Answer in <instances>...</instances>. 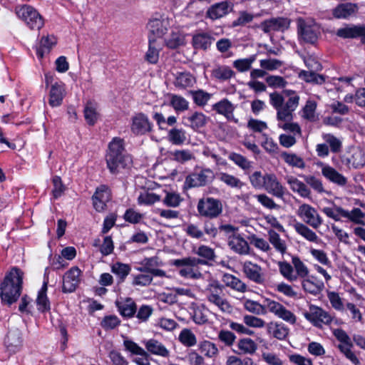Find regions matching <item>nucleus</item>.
<instances>
[{"mask_svg": "<svg viewBox=\"0 0 365 365\" xmlns=\"http://www.w3.org/2000/svg\"><path fill=\"white\" fill-rule=\"evenodd\" d=\"M269 103L277 110V119L285 122L283 124L279 123L278 126L294 134H300L301 128L299 124L291 123L294 119V111L299 103V96L296 91L284 89L282 94L278 92L271 93Z\"/></svg>", "mask_w": 365, "mask_h": 365, "instance_id": "nucleus-1", "label": "nucleus"}, {"mask_svg": "<svg viewBox=\"0 0 365 365\" xmlns=\"http://www.w3.org/2000/svg\"><path fill=\"white\" fill-rule=\"evenodd\" d=\"M24 272L17 267L6 272L0 283V298L4 305L11 306L16 302L23 288Z\"/></svg>", "mask_w": 365, "mask_h": 365, "instance_id": "nucleus-2", "label": "nucleus"}, {"mask_svg": "<svg viewBox=\"0 0 365 365\" xmlns=\"http://www.w3.org/2000/svg\"><path fill=\"white\" fill-rule=\"evenodd\" d=\"M107 167L113 174L119 173L120 169L128 167L131 163V157L126 153L124 140L120 138H114L108 145V151L106 156Z\"/></svg>", "mask_w": 365, "mask_h": 365, "instance_id": "nucleus-3", "label": "nucleus"}, {"mask_svg": "<svg viewBox=\"0 0 365 365\" xmlns=\"http://www.w3.org/2000/svg\"><path fill=\"white\" fill-rule=\"evenodd\" d=\"M171 264L176 267H182L179 270L180 276L185 278L197 279L201 278L202 274L199 271H195L192 267H197L199 264H207V262L194 257H188L174 259L172 261Z\"/></svg>", "mask_w": 365, "mask_h": 365, "instance_id": "nucleus-4", "label": "nucleus"}, {"mask_svg": "<svg viewBox=\"0 0 365 365\" xmlns=\"http://www.w3.org/2000/svg\"><path fill=\"white\" fill-rule=\"evenodd\" d=\"M225 286L217 280L212 281L207 287V299L223 312H230L232 307L223 296Z\"/></svg>", "mask_w": 365, "mask_h": 365, "instance_id": "nucleus-5", "label": "nucleus"}, {"mask_svg": "<svg viewBox=\"0 0 365 365\" xmlns=\"http://www.w3.org/2000/svg\"><path fill=\"white\" fill-rule=\"evenodd\" d=\"M297 33L300 41L310 44H314L320 36L319 29L313 20L302 18L297 21Z\"/></svg>", "mask_w": 365, "mask_h": 365, "instance_id": "nucleus-6", "label": "nucleus"}, {"mask_svg": "<svg viewBox=\"0 0 365 365\" xmlns=\"http://www.w3.org/2000/svg\"><path fill=\"white\" fill-rule=\"evenodd\" d=\"M16 13L19 18L24 21L27 26L32 30H39L44 24L42 16L31 6L24 5L17 7Z\"/></svg>", "mask_w": 365, "mask_h": 365, "instance_id": "nucleus-7", "label": "nucleus"}, {"mask_svg": "<svg viewBox=\"0 0 365 365\" xmlns=\"http://www.w3.org/2000/svg\"><path fill=\"white\" fill-rule=\"evenodd\" d=\"M197 210L200 216L213 219L222 213V205L220 200L208 197L199 200Z\"/></svg>", "mask_w": 365, "mask_h": 365, "instance_id": "nucleus-8", "label": "nucleus"}, {"mask_svg": "<svg viewBox=\"0 0 365 365\" xmlns=\"http://www.w3.org/2000/svg\"><path fill=\"white\" fill-rule=\"evenodd\" d=\"M214 179V173L210 169H202L188 175L185 181L187 188L205 186Z\"/></svg>", "mask_w": 365, "mask_h": 365, "instance_id": "nucleus-9", "label": "nucleus"}, {"mask_svg": "<svg viewBox=\"0 0 365 365\" xmlns=\"http://www.w3.org/2000/svg\"><path fill=\"white\" fill-rule=\"evenodd\" d=\"M297 215L305 223L314 229L319 228L323 223V220L317 210L308 204L300 205L297 211Z\"/></svg>", "mask_w": 365, "mask_h": 365, "instance_id": "nucleus-10", "label": "nucleus"}, {"mask_svg": "<svg viewBox=\"0 0 365 365\" xmlns=\"http://www.w3.org/2000/svg\"><path fill=\"white\" fill-rule=\"evenodd\" d=\"M290 19L284 17L271 18L263 21L257 28L261 29L264 33L269 34L272 31H284L289 28Z\"/></svg>", "mask_w": 365, "mask_h": 365, "instance_id": "nucleus-11", "label": "nucleus"}, {"mask_svg": "<svg viewBox=\"0 0 365 365\" xmlns=\"http://www.w3.org/2000/svg\"><path fill=\"white\" fill-rule=\"evenodd\" d=\"M130 129L135 135H145L153 130V123L145 114L138 113L132 118Z\"/></svg>", "mask_w": 365, "mask_h": 365, "instance_id": "nucleus-12", "label": "nucleus"}, {"mask_svg": "<svg viewBox=\"0 0 365 365\" xmlns=\"http://www.w3.org/2000/svg\"><path fill=\"white\" fill-rule=\"evenodd\" d=\"M169 26L168 18L162 15H157L156 17L152 18L148 24V29L151 34L149 36H154L155 39L161 38L167 33Z\"/></svg>", "mask_w": 365, "mask_h": 365, "instance_id": "nucleus-13", "label": "nucleus"}, {"mask_svg": "<svg viewBox=\"0 0 365 365\" xmlns=\"http://www.w3.org/2000/svg\"><path fill=\"white\" fill-rule=\"evenodd\" d=\"M305 318L316 327H321L322 324H329L332 318L330 314L322 308L311 305L309 312L304 314Z\"/></svg>", "mask_w": 365, "mask_h": 365, "instance_id": "nucleus-14", "label": "nucleus"}, {"mask_svg": "<svg viewBox=\"0 0 365 365\" xmlns=\"http://www.w3.org/2000/svg\"><path fill=\"white\" fill-rule=\"evenodd\" d=\"M140 264L141 267H138V270L141 272L150 273L153 276L160 277H165L166 275L164 270L158 268L162 265V262L157 256L146 257L143 259Z\"/></svg>", "mask_w": 365, "mask_h": 365, "instance_id": "nucleus-15", "label": "nucleus"}, {"mask_svg": "<svg viewBox=\"0 0 365 365\" xmlns=\"http://www.w3.org/2000/svg\"><path fill=\"white\" fill-rule=\"evenodd\" d=\"M81 271L78 267H73L68 270L63 278L62 292L64 293L73 292L79 282Z\"/></svg>", "mask_w": 365, "mask_h": 365, "instance_id": "nucleus-16", "label": "nucleus"}, {"mask_svg": "<svg viewBox=\"0 0 365 365\" xmlns=\"http://www.w3.org/2000/svg\"><path fill=\"white\" fill-rule=\"evenodd\" d=\"M359 9V5L356 3H341L331 10V14L336 19H349L356 16Z\"/></svg>", "mask_w": 365, "mask_h": 365, "instance_id": "nucleus-17", "label": "nucleus"}, {"mask_svg": "<svg viewBox=\"0 0 365 365\" xmlns=\"http://www.w3.org/2000/svg\"><path fill=\"white\" fill-rule=\"evenodd\" d=\"M23 338L20 329L11 325L9 328V331L4 339V344L8 351L15 353L20 349L22 346Z\"/></svg>", "mask_w": 365, "mask_h": 365, "instance_id": "nucleus-18", "label": "nucleus"}, {"mask_svg": "<svg viewBox=\"0 0 365 365\" xmlns=\"http://www.w3.org/2000/svg\"><path fill=\"white\" fill-rule=\"evenodd\" d=\"M268 193L282 199L285 194V187L279 182L274 174H266V180L263 187Z\"/></svg>", "mask_w": 365, "mask_h": 365, "instance_id": "nucleus-19", "label": "nucleus"}, {"mask_svg": "<svg viewBox=\"0 0 365 365\" xmlns=\"http://www.w3.org/2000/svg\"><path fill=\"white\" fill-rule=\"evenodd\" d=\"M365 31V25H354L345 24L344 27L339 28L336 35L341 38H356L359 37L364 38Z\"/></svg>", "mask_w": 365, "mask_h": 365, "instance_id": "nucleus-20", "label": "nucleus"}, {"mask_svg": "<svg viewBox=\"0 0 365 365\" xmlns=\"http://www.w3.org/2000/svg\"><path fill=\"white\" fill-rule=\"evenodd\" d=\"M233 9V4L227 1L212 5L206 12V17L212 20L220 19L227 15Z\"/></svg>", "mask_w": 365, "mask_h": 365, "instance_id": "nucleus-21", "label": "nucleus"}, {"mask_svg": "<svg viewBox=\"0 0 365 365\" xmlns=\"http://www.w3.org/2000/svg\"><path fill=\"white\" fill-rule=\"evenodd\" d=\"M242 271L245 276L257 284H264L265 279L260 266L250 261L243 264Z\"/></svg>", "mask_w": 365, "mask_h": 365, "instance_id": "nucleus-22", "label": "nucleus"}, {"mask_svg": "<svg viewBox=\"0 0 365 365\" xmlns=\"http://www.w3.org/2000/svg\"><path fill=\"white\" fill-rule=\"evenodd\" d=\"M228 246L235 253L245 255L250 253L248 242L240 235L233 234L228 237Z\"/></svg>", "mask_w": 365, "mask_h": 365, "instance_id": "nucleus-23", "label": "nucleus"}, {"mask_svg": "<svg viewBox=\"0 0 365 365\" xmlns=\"http://www.w3.org/2000/svg\"><path fill=\"white\" fill-rule=\"evenodd\" d=\"M318 165L322 167V175L331 182L339 185H344L346 183V178L332 167L326 165L323 163H319Z\"/></svg>", "mask_w": 365, "mask_h": 365, "instance_id": "nucleus-24", "label": "nucleus"}, {"mask_svg": "<svg viewBox=\"0 0 365 365\" xmlns=\"http://www.w3.org/2000/svg\"><path fill=\"white\" fill-rule=\"evenodd\" d=\"M115 304L123 317L130 318L136 313L137 306L131 298H127L124 302L116 301Z\"/></svg>", "mask_w": 365, "mask_h": 365, "instance_id": "nucleus-25", "label": "nucleus"}, {"mask_svg": "<svg viewBox=\"0 0 365 365\" xmlns=\"http://www.w3.org/2000/svg\"><path fill=\"white\" fill-rule=\"evenodd\" d=\"M222 281L225 284L224 286L230 287L237 292L244 293L247 289V287L245 283L231 274H224L222 277Z\"/></svg>", "mask_w": 365, "mask_h": 365, "instance_id": "nucleus-26", "label": "nucleus"}, {"mask_svg": "<svg viewBox=\"0 0 365 365\" xmlns=\"http://www.w3.org/2000/svg\"><path fill=\"white\" fill-rule=\"evenodd\" d=\"M184 124L197 130L205 126L207 123L206 116L201 112H195L189 116L183 118Z\"/></svg>", "mask_w": 365, "mask_h": 365, "instance_id": "nucleus-27", "label": "nucleus"}, {"mask_svg": "<svg viewBox=\"0 0 365 365\" xmlns=\"http://www.w3.org/2000/svg\"><path fill=\"white\" fill-rule=\"evenodd\" d=\"M145 348L152 354L158 355L163 357L169 356V351L165 346L156 339H150L144 342Z\"/></svg>", "mask_w": 365, "mask_h": 365, "instance_id": "nucleus-28", "label": "nucleus"}, {"mask_svg": "<svg viewBox=\"0 0 365 365\" xmlns=\"http://www.w3.org/2000/svg\"><path fill=\"white\" fill-rule=\"evenodd\" d=\"M63 87L58 83H55L51 86L49 95L48 103L52 107L58 106L62 103L63 98Z\"/></svg>", "mask_w": 365, "mask_h": 365, "instance_id": "nucleus-29", "label": "nucleus"}, {"mask_svg": "<svg viewBox=\"0 0 365 365\" xmlns=\"http://www.w3.org/2000/svg\"><path fill=\"white\" fill-rule=\"evenodd\" d=\"M237 347L239 350L236 351L237 354H253L257 349V344L250 338L240 339Z\"/></svg>", "mask_w": 365, "mask_h": 365, "instance_id": "nucleus-30", "label": "nucleus"}, {"mask_svg": "<svg viewBox=\"0 0 365 365\" xmlns=\"http://www.w3.org/2000/svg\"><path fill=\"white\" fill-rule=\"evenodd\" d=\"M195 83V77L189 72H182L177 74L174 85L178 88L192 87Z\"/></svg>", "mask_w": 365, "mask_h": 365, "instance_id": "nucleus-31", "label": "nucleus"}, {"mask_svg": "<svg viewBox=\"0 0 365 365\" xmlns=\"http://www.w3.org/2000/svg\"><path fill=\"white\" fill-rule=\"evenodd\" d=\"M57 41L54 36H43L40 41V45L36 48V54L43 58L45 53H49L51 48L56 45Z\"/></svg>", "mask_w": 365, "mask_h": 365, "instance_id": "nucleus-32", "label": "nucleus"}, {"mask_svg": "<svg viewBox=\"0 0 365 365\" xmlns=\"http://www.w3.org/2000/svg\"><path fill=\"white\" fill-rule=\"evenodd\" d=\"M267 331L274 338L284 340L289 334V329L283 324L271 322L267 325Z\"/></svg>", "mask_w": 365, "mask_h": 365, "instance_id": "nucleus-33", "label": "nucleus"}, {"mask_svg": "<svg viewBox=\"0 0 365 365\" xmlns=\"http://www.w3.org/2000/svg\"><path fill=\"white\" fill-rule=\"evenodd\" d=\"M212 109L217 113L227 117V118L232 115L235 110L234 105L227 98H224L212 106Z\"/></svg>", "mask_w": 365, "mask_h": 365, "instance_id": "nucleus-34", "label": "nucleus"}, {"mask_svg": "<svg viewBox=\"0 0 365 365\" xmlns=\"http://www.w3.org/2000/svg\"><path fill=\"white\" fill-rule=\"evenodd\" d=\"M295 231L309 242H317L318 237L316 233L302 222L293 225Z\"/></svg>", "mask_w": 365, "mask_h": 365, "instance_id": "nucleus-35", "label": "nucleus"}, {"mask_svg": "<svg viewBox=\"0 0 365 365\" xmlns=\"http://www.w3.org/2000/svg\"><path fill=\"white\" fill-rule=\"evenodd\" d=\"M303 289L313 295L319 294L324 289V283L322 281H312L310 279H304L302 283Z\"/></svg>", "mask_w": 365, "mask_h": 365, "instance_id": "nucleus-36", "label": "nucleus"}, {"mask_svg": "<svg viewBox=\"0 0 365 365\" xmlns=\"http://www.w3.org/2000/svg\"><path fill=\"white\" fill-rule=\"evenodd\" d=\"M170 105L178 112H184L189 108L188 101L181 96L170 94Z\"/></svg>", "mask_w": 365, "mask_h": 365, "instance_id": "nucleus-37", "label": "nucleus"}, {"mask_svg": "<svg viewBox=\"0 0 365 365\" xmlns=\"http://www.w3.org/2000/svg\"><path fill=\"white\" fill-rule=\"evenodd\" d=\"M168 138L173 145H180L185 142L186 133L182 128H173L169 130Z\"/></svg>", "mask_w": 365, "mask_h": 365, "instance_id": "nucleus-38", "label": "nucleus"}, {"mask_svg": "<svg viewBox=\"0 0 365 365\" xmlns=\"http://www.w3.org/2000/svg\"><path fill=\"white\" fill-rule=\"evenodd\" d=\"M336 211L341 217L348 218L352 222L358 224L362 223V221L359 220V219L364 217V213L359 208H354L349 212L341 207H336Z\"/></svg>", "mask_w": 365, "mask_h": 365, "instance_id": "nucleus-39", "label": "nucleus"}, {"mask_svg": "<svg viewBox=\"0 0 365 365\" xmlns=\"http://www.w3.org/2000/svg\"><path fill=\"white\" fill-rule=\"evenodd\" d=\"M218 179L232 188L241 189L245 185L239 178L227 173H219Z\"/></svg>", "mask_w": 365, "mask_h": 365, "instance_id": "nucleus-40", "label": "nucleus"}, {"mask_svg": "<svg viewBox=\"0 0 365 365\" xmlns=\"http://www.w3.org/2000/svg\"><path fill=\"white\" fill-rule=\"evenodd\" d=\"M156 39L154 36H148V50L145 53V58L150 63H156L159 58V51L155 48Z\"/></svg>", "mask_w": 365, "mask_h": 365, "instance_id": "nucleus-41", "label": "nucleus"}, {"mask_svg": "<svg viewBox=\"0 0 365 365\" xmlns=\"http://www.w3.org/2000/svg\"><path fill=\"white\" fill-rule=\"evenodd\" d=\"M211 43L212 38L206 34H198L192 38V44L195 48L206 50Z\"/></svg>", "mask_w": 365, "mask_h": 365, "instance_id": "nucleus-42", "label": "nucleus"}, {"mask_svg": "<svg viewBox=\"0 0 365 365\" xmlns=\"http://www.w3.org/2000/svg\"><path fill=\"white\" fill-rule=\"evenodd\" d=\"M84 118L87 123L90 125H93L96 123L98 113L94 103L91 101L87 102L84 108Z\"/></svg>", "mask_w": 365, "mask_h": 365, "instance_id": "nucleus-43", "label": "nucleus"}, {"mask_svg": "<svg viewBox=\"0 0 365 365\" xmlns=\"http://www.w3.org/2000/svg\"><path fill=\"white\" fill-rule=\"evenodd\" d=\"M281 157L286 163L292 167L299 168H305V163L304 160L302 158L297 156L296 154L283 152L281 153Z\"/></svg>", "mask_w": 365, "mask_h": 365, "instance_id": "nucleus-44", "label": "nucleus"}, {"mask_svg": "<svg viewBox=\"0 0 365 365\" xmlns=\"http://www.w3.org/2000/svg\"><path fill=\"white\" fill-rule=\"evenodd\" d=\"M234 74L235 72L227 66H219L212 70V76L220 81H227Z\"/></svg>", "mask_w": 365, "mask_h": 365, "instance_id": "nucleus-45", "label": "nucleus"}, {"mask_svg": "<svg viewBox=\"0 0 365 365\" xmlns=\"http://www.w3.org/2000/svg\"><path fill=\"white\" fill-rule=\"evenodd\" d=\"M268 236L270 243L274 248L282 254H284L287 250V246L284 241L281 240L279 234L274 230H270L268 231Z\"/></svg>", "mask_w": 365, "mask_h": 365, "instance_id": "nucleus-46", "label": "nucleus"}, {"mask_svg": "<svg viewBox=\"0 0 365 365\" xmlns=\"http://www.w3.org/2000/svg\"><path fill=\"white\" fill-rule=\"evenodd\" d=\"M179 341L185 346L191 347L197 344L194 333L189 329H183L179 334Z\"/></svg>", "mask_w": 365, "mask_h": 365, "instance_id": "nucleus-47", "label": "nucleus"}, {"mask_svg": "<svg viewBox=\"0 0 365 365\" xmlns=\"http://www.w3.org/2000/svg\"><path fill=\"white\" fill-rule=\"evenodd\" d=\"M347 164L349 167L358 169L365 165V154L362 150H356L350 158L347 160Z\"/></svg>", "mask_w": 365, "mask_h": 365, "instance_id": "nucleus-48", "label": "nucleus"}, {"mask_svg": "<svg viewBox=\"0 0 365 365\" xmlns=\"http://www.w3.org/2000/svg\"><path fill=\"white\" fill-rule=\"evenodd\" d=\"M130 267L128 264L121 262H116L113 264L111 271L120 278V282H123L130 272Z\"/></svg>", "mask_w": 365, "mask_h": 365, "instance_id": "nucleus-49", "label": "nucleus"}, {"mask_svg": "<svg viewBox=\"0 0 365 365\" xmlns=\"http://www.w3.org/2000/svg\"><path fill=\"white\" fill-rule=\"evenodd\" d=\"M190 93L192 95L195 103L199 106L206 105L211 98V94L203 90L190 91Z\"/></svg>", "mask_w": 365, "mask_h": 365, "instance_id": "nucleus-50", "label": "nucleus"}, {"mask_svg": "<svg viewBox=\"0 0 365 365\" xmlns=\"http://www.w3.org/2000/svg\"><path fill=\"white\" fill-rule=\"evenodd\" d=\"M244 307L247 311L257 315L264 314L267 313L264 304H260L257 302L251 299H247L245 302Z\"/></svg>", "mask_w": 365, "mask_h": 365, "instance_id": "nucleus-51", "label": "nucleus"}, {"mask_svg": "<svg viewBox=\"0 0 365 365\" xmlns=\"http://www.w3.org/2000/svg\"><path fill=\"white\" fill-rule=\"evenodd\" d=\"M195 254L201 257L202 260L214 262L216 258L215 250L206 245H200L195 251Z\"/></svg>", "mask_w": 365, "mask_h": 365, "instance_id": "nucleus-52", "label": "nucleus"}, {"mask_svg": "<svg viewBox=\"0 0 365 365\" xmlns=\"http://www.w3.org/2000/svg\"><path fill=\"white\" fill-rule=\"evenodd\" d=\"M281 274L287 279L292 282L297 279V275L293 274V267L287 262H279L278 263Z\"/></svg>", "mask_w": 365, "mask_h": 365, "instance_id": "nucleus-53", "label": "nucleus"}, {"mask_svg": "<svg viewBox=\"0 0 365 365\" xmlns=\"http://www.w3.org/2000/svg\"><path fill=\"white\" fill-rule=\"evenodd\" d=\"M123 345L125 350L130 352L134 355L145 356L148 355V352L145 351L143 348L138 346L135 342L130 339H125L123 341Z\"/></svg>", "mask_w": 365, "mask_h": 365, "instance_id": "nucleus-54", "label": "nucleus"}, {"mask_svg": "<svg viewBox=\"0 0 365 365\" xmlns=\"http://www.w3.org/2000/svg\"><path fill=\"white\" fill-rule=\"evenodd\" d=\"M256 60V56L252 55L247 58L237 59L234 61V67L240 72H245L250 69L252 63Z\"/></svg>", "mask_w": 365, "mask_h": 365, "instance_id": "nucleus-55", "label": "nucleus"}, {"mask_svg": "<svg viewBox=\"0 0 365 365\" xmlns=\"http://www.w3.org/2000/svg\"><path fill=\"white\" fill-rule=\"evenodd\" d=\"M229 159L244 170H249L252 167L251 162L240 154L232 153L229 155Z\"/></svg>", "mask_w": 365, "mask_h": 365, "instance_id": "nucleus-56", "label": "nucleus"}, {"mask_svg": "<svg viewBox=\"0 0 365 365\" xmlns=\"http://www.w3.org/2000/svg\"><path fill=\"white\" fill-rule=\"evenodd\" d=\"M160 200V197L153 192H145L140 193L138 197V202L140 205H151Z\"/></svg>", "mask_w": 365, "mask_h": 365, "instance_id": "nucleus-57", "label": "nucleus"}, {"mask_svg": "<svg viewBox=\"0 0 365 365\" xmlns=\"http://www.w3.org/2000/svg\"><path fill=\"white\" fill-rule=\"evenodd\" d=\"M317 108V103L314 101L308 100L306 105L303 108V117L309 120L314 121L315 120L314 113Z\"/></svg>", "mask_w": 365, "mask_h": 365, "instance_id": "nucleus-58", "label": "nucleus"}, {"mask_svg": "<svg viewBox=\"0 0 365 365\" xmlns=\"http://www.w3.org/2000/svg\"><path fill=\"white\" fill-rule=\"evenodd\" d=\"M200 350L208 357H212L218 353V349L216 345L209 341H202L200 344Z\"/></svg>", "mask_w": 365, "mask_h": 365, "instance_id": "nucleus-59", "label": "nucleus"}, {"mask_svg": "<svg viewBox=\"0 0 365 365\" xmlns=\"http://www.w3.org/2000/svg\"><path fill=\"white\" fill-rule=\"evenodd\" d=\"M120 324V320L115 315L106 316L101 322V326L105 330L113 329Z\"/></svg>", "mask_w": 365, "mask_h": 365, "instance_id": "nucleus-60", "label": "nucleus"}, {"mask_svg": "<svg viewBox=\"0 0 365 365\" xmlns=\"http://www.w3.org/2000/svg\"><path fill=\"white\" fill-rule=\"evenodd\" d=\"M250 182L256 189L263 188L266 180V174L262 175L260 171H255L249 177Z\"/></svg>", "mask_w": 365, "mask_h": 365, "instance_id": "nucleus-61", "label": "nucleus"}, {"mask_svg": "<svg viewBox=\"0 0 365 365\" xmlns=\"http://www.w3.org/2000/svg\"><path fill=\"white\" fill-rule=\"evenodd\" d=\"M254 197L263 207L267 209L274 210L279 208V206L277 205L274 201L266 194L255 195Z\"/></svg>", "mask_w": 365, "mask_h": 365, "instance_id": "nucleus-62", "label": "nucleus"}, {"mask_svg": "<svg viewBox=\"0 0 365 365\" xmlns=\"http://www.w3.org/2000/svg\"><path fill=\"white\" fill-rule=\"evenodd\" d=\"M182 201V198L179 194L175 192H167L163 203L168 207H177Z\"/></svg>", "mask_w": 365, "mask_h": 365, "instance_id": "nucleus-63", "label": "nucleus"}, {"mask_svg": "<svg viewBox=\"0 0 365 365\" xmlns=\"http://www.w3.org/2000/svg\"><path fill=\"white\" fill-rule=\"evenodd\" d=\"M219 340L226 346H230L235 342V335L230 331L221 330L218 334Z\"/></svg>", "mask_w": 365, "mask_h": 365, "instance_id": "nucleus-64", "label": "nucleus"}]
</instances>
